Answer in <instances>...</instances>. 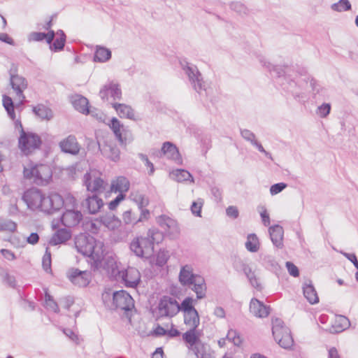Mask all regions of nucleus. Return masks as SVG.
I'll return each mask as SVG.
<instances>
[{
	"mask_svg": "<svg viewBox=\"0 0 358 358\" xmlns=\"http://www.w3.org/2000/svg\"><path fill=\"white\" fill-rule=\"evenodd\" d=\"M100 151L103 157L113 162H117L120 158V151L116 144L110 141H106L103 145H99Z\"/></svg>",
	"mask_w": 358,
	"mask_h": 358,
	"instance_id": "nucleus-21",
	"label": "nucleus"
},
{
	"mask_svg": "<svg viewBox=\"0 0 358 358\" xmlns=\"http://www.w3.org/2000/svg\"><path fill=\"white\" fill-rule=\"evenodd\" d=\"M331 8L336 12L347 11L351 9V3L348 0H339L338 2L331 4Z\"/></svg>",
	"mask_w": 358,
	"mask_h": 358,
	"instance_id": "nucleus-44",
	"label": "nucleus"
},
{
	"mask_svg": "<svg viewBox=\"0 0 358 358\" xmlns=\"http://www.w3.org/2000/svg\"><path fill=\"white\" fill-rule=\"evenodd\" d=\"M0 275L3 280V283L8 285L9 287L13 288L16 286L15 277L10 275L7 271L3 269L1 270Z\"/></svg>",
	"mask_w": 358,
	"mask_h": 358,
	"instance_id": "nucleus-48",
	"label": "nucleus"
},
{
	"mask_svg": "<svg viewBox=\"0 0 358 358\" xmlns=\"http://www.w3.org/2000/svg\"><path fill=\"white\" fill-rule=\"evenodd\" d=\"M268 232L273 244L278 248H282L283 246V228L278 224H275L269 227Z\"/></svg>",
	"mask_w": 358,
	"mask_h": 358,
	"instance_id": "nucleus-27",
	"label": "nucleus"
},
{
	"mask_svg": "<svg viewBox=\"0 0 358 358\" xmlns=\"http://www.w3.org/2000/svg\"><path fill=\"white\" fill-rule=\"evenodd\" d=\"M3 105L8 113V116L14 120L15 118V113L14 111V105L13 100L10 97L4 95L3 96Z\"/></svg>",
	"mask_w": 358,
	"mask_h": 358,
	"instance_id": "nucleus-43",
	"label": "nucleus"
},
{
	"mask_svg": "<svg viewBox=\"0 0 358 358\" xmlns=\"http://www.w3.org/2000/svg\"><path fill=\"white\" fill-rule=\"evenodd\" d=\"M75 247L84 256L90 257L96 267L99 266L104 257L103 243L93 236L81 234L76 237Z\"/></svg>",
	"mask_w": 358,
	"mask_h": 358,
	"instance_id": "nucleus-3",
	"label": "nucleus"
},
{
	"mask_svg": "<svg viewBox=\"0 0 358 358\" xmlns=\"http://www.w3.org/2000/svg\"><path fill=\"white\" fill-rule=\"evenodd\" d=\"M230 8L240 15H246L249 12L247 7L241 2H232L230 4Z\"/></svg>",
	"mask_w": 358,
	"mask_h": 358,
	"instance_id": "nucleus-49",
	"label": "nucleus"
},
{
	"mask_svg": "<svg viewBox=\"0 0 358 358\" xmlns=\"http://www.w3.org/2000/svg\"><path fill=\"white\" fill-rule=\"evenodd\" d=\"M150 213L148 210H144L141 212L139 216L131 209L124 211L122 214V221L125 225L134 226L140 222L148 220L150 217Z\"/></svg>",
	"mask_w": 358,
	"mask_h": 358,
	"instance_id": "nucleus-19",
	"label": "nucleus"
},
{
	"mask_svg": "<svg viewBox=\"0 0 358 358\" xmlns=\"http://www.w3.org/2000/svg\"><path fill=\"white\" fill-rule=\"evenodd\" d=\"M152 155L160 158L165 157L167 159L173 160L176 163H180L182 161L176 146L169 141L164 143L162 149L153 152Z\"/></svg>",
	"mask_w": 358,
	"mask_h": 358,
	"instance_id": "nucleus-17",
	"label": "nucleus"
},
{
	"mask_svg": "<svg viewBox=\"0 0 358 358\" xmlns=\"http://www.w3.org/2000/svg\"><path fill=\"white\" fill-rule=\"evenodd\" d=\"M259 61L263 66H265L271 73H273L272 75L273 76L278 78H282L283 81H282L280 84L283 87V89L290 92L295 99L303 98L304 96L305 92H303V90L308 86V82L309 86L311 87L313 93H317L319 92V90L317 88V82L313 78L307 76L304 79V81L306 82V87H304L302 85L299 80L295 81L289 77L287 75V66L282 67L280 66H274L263 57L260 58Z\"/></svg>",
	"mask_w": 358,
	"mask_h": 358,
	"instance_id": "nucleus-1",
	"label": "nucleus"
},
{
	"mask_svg": "<svg viewBox=\"0 0 358 358\" xmlns=\"http://www.w3.org/2000/svg\"><path fill=\"white\" fill-rule=\"evenodd\" d=\"M233 266L237 271L244 272L246 270V267H249L250 266L241 259L236 258L234 261Z\"/></svg>",
	"mask_w": 358,
	"mask_h": 358,
	"instance_id": "nucleus-56",
	"label": "nucleus"
},
{
	"mask_svg": "<svg viewBox=\"0 0 358 358\" xmlns=\"http://www.w3.org/2000/svg\"><path fill=\"white\" fill-rule=\"evenodd\" d=\"M60 198L62 201V208L64 206L66 210V208L75 209L77 206L76 199L73 195L69 194L64 199L60 195Z\"/></svg>",
	"mask_w": 358,
	"mask_h": 358,
	"instance_id": "nucleus-45",
	"label": "nucleus"
},
{
	"mask_svg": "<svg viewBox=\"0 0 358 358\" xmlns=\"http://www.w3.org/2000/svg\"><path fill=\"white\" fill-rule=\"evenodd\" d=\"M62 224L69 228L77 226L83 220L82 213L76 209L66 208L62 216Z\"/></svg>",
	"mask_w": 358,
	"mask_h": 358,
	"instance_id": "nucleus-20",
	"label": "nucleus"
},
{
	"mask_svg": "<svg viewBox=\"0 0 358 358\" xmlns=\"http://www.w3.org/2000/svg\"><path fill=\"white\" fill-rule=\"evenodd\" d=\"M33 112L42 120H50L53 115L52 110L43 104H38L33 108Z\"/></svg>",
	"mask_w": 358,
	"mask_h": 358,
	"instance_id": "nucleus-37",
	"label": "nucleus"
},
{
	"mask_svg": "<svg viewBox=\"0 0 358 358\" xmlns=\"http://www.w3.org/2000/svg\"><path fill=\"white\" fill-rule=\"evenodd\" d=\"M178 280L181 285L196 294L197 299L206 296L207 286L205 279L201 275L194 273L192 265L185 264L180 268Z\"/></svg>",
	"mask_w": 358,
	"mask_h": 358,
	"instance_id": "nucleus-4",
	"label": "nucleus"
},
{
	"mask_svg": "<svg viewBox=\"0 0 358 358\" xmlns=\"http://www.w3.org/2000/svg\"><path fill=\"white\" fill-rule=\"evenodd\" d=\"M42 265L43 269L46 272H50L51 271V254L48 248H46L45 252L43 257Z\"/></svg>",
	"mask_w": 358,
	"mask_h": 358,
	"instance_id": "nucleus-51",
	"label": "nucleus"
},
{
	"mask_svg": "<svg viewBox=\"0 0 358 358\" xmlns=\"http://www.w3.org/2000/svg\"><path fill=\"white\" fill-rule=\"evenodd\" d=\"M227 338L236 346H240L243 342L240 334L236 330L232 329L228 331Z\"/></svg>",
	"mask_w": 358,
	"mask_h": 358,
	"instance_id": "nucleus-47",
	"label": "nucleus"
},
{
	"mask_svg": "<svg viewBox=\"0 0 358 358\" xmlns=\"http://www.w3.org/2000/svg\"><path fill=\"white\" fill-rule=\"evenodd\" d=\"M124 198L125 194H119L115 199L112 200L108 203V208L110 210H115L118 206L120 203L124 199Z\"/></svg>",
	"mask_w": 358,
	"mask_h": 358,
	"instance_id": "nucleus-57",
	"label": "nucleus"
},
{
	"mask_svg": "<svg viewBox=\"0 0 358 358\" xmlns=\"http://www.w3.org/2000/svg\"><path fill=\"white\" fill-rule=\"evenodd\" d=\"M199 334L196 331V329L190 328L188 331L182 334V339L187 343V348L192 346L201 340Z\"/></svg>",
	"mask_w": 358,
	"mask_h": 358,
	"instance_id": "nucleus-35",
	"label": "nucleus"
},
{
	"mask_svg": "<svg viewBox=\"0 0 358 358\" xmlns=\"http://www.w3.org/2000/svg\"><path fill=\"white\" fill-rule=\"evenodd\" d=\"M83 205L87 208L89 213L96 214L103 206V201L97 194H94L88 196L83 201Z\"/></svg>",
	"mask_w": 358,
	"mask_h": 358,
	"instance_id": "nucleus-26",
	"label": "nucleus"
},
{
	"mask_svg": "<svg viewBox=\"0 0 358 358\" xmlns=\"http://www.w3.org/2000/svg\"><path fill=\"white\" fill-rule=\"evenodd\" d=\"M203 205V200L199 199L197 201H194L191 206V211L193 215L197 217H201V208Z\"/></svg>",
	"mask_w": 358,
	"mask_h": 358,
	"instance_id": "nucleus-52",
	"label": "nucleus"
},
{
	"mask_svg": "<svg viewBox=\"0 0 358 358\" xmlns=\"http://www.w3.org/2000/svg\"><path fill=\"white\" fill-rule=\"evenodd\" d=\"M286 187H287V184H285L284 182H279V183L274 184V185H271V187L270 188V193L272 195L277 194L280 193V192H282L285 188H286Z\"/></svg>",
	"mask_w": 358,
	"mask_h": 358,
	"instance_id": "nucleus-58",
	"label": "nucleus"
},
{
	"mask_svg": "<svg viewBox=\"0 0 358 358\" xmlns=\"http://www.w3.org/2000/svg\"><path fill=\"white\" fill-rule=\"evenodd\" d=\"M270 306L264 305L257 299H252L250 303V311L257 317H266L270 313Z\"/></svg>",
	"mask_w": 358,
	"mask_h": 358,
	"instance_id": "nucleus-22",
	"label": "nucleus"
},
{
	"mask_svg": "<svg viewBox=\"0 0 358 358\" xmlns=\"http://www.w3.org/2000/svg\"><path fill=\"white\" fill-rule=\"evenodd\" d=\"M52 170L45 164L29 165L24 167L23 176L24 179L38 185H45L52 178Z\"/></svg>",
	"mask_w": 358,
	"mask_h": 358,
	"instance_id": "nucleus-6",
	"label": "nucleus"
},
{
	"mask_svg": "<svg viewBox=\"0 0 358 358\" xmlns=\"http://www.w3.org/2000/svg\"><path fill=\"white\" fill-rule=\"evenodd\" d=\"M304 297L310 304H316L319 302L317 293L310 280H307L303 285Z\"/></svg>",
	"mask_w": 358,
	"mask_h": 358,
	"instance_id": "nucleus-28",
	"label": "nucleus"
},
{
	"mask_svg": "<svg viewBox=\"0 0 358 358\" xmlns=\"http://www.w3.org/2000/svg\"><path fill=\"white\" fill-rule=\"evenodd\" d=\"M286 267L290 275L293 277H298L299 275V271L296 266L292 262H287Z\"/></svg>",
	"mask_w": 358,
	"mask_h": 358,
	"instance_id": "nucleus-59",
	"label": "nucleus"
},
{
	"mask_svg": "<svg viewBox=\"0 0 358 358\" xmlns=\"http://www.w3.org/2000/svg\"><path fill=\"white\" fill-rule=\"evenodd\" d=\"M134 308V301L128 292L124 290H120L113 293V308L129 311Z\"/></svg>",
	"mask_w": 358,
	"mask_h": 358,
	"instance_id": "nucleus-12",
	"label": "nucleus"
},
{
	"mask_svg": "<svg viewBox=\"0 0 358 358\" xmlns=\"http://www.w3.org/2000/svg\"><path fill=\"white\" fill-rule=\"evenodd\" d=\"M262 260L263 262V264H265L266 266H270L274 268H276V266H278L277 262L275 261L273 257H272L271 255H264L262 257Z\"/></svg>",
	"mask_w": 358,
	"mask_h": 358,
	"instance_id": "nucleus-60",
	"label": "nucleus"
},
{
	"mask_svg": "<svg viewBox=\"0 0 358 358\" xmlns=\"http://www.w3.org/2000/svg\"><path fill=\"white\" fill-rule=\"evenodd\" d=\"M245 248L250 252H257L259 250L260 243L255 234H250L245 243Z\"/></svg>",
	"mask_w": 358,
	"mask_h": 358,
	"instance_id": "nucleus-36",
	"label": "nucleus"
},
{
	"mask_svg": "<svg viewBox=\"0 0 358 358\" xmlns=\"http://www.w3.org/2000/svg\"><path fill=\"white\" fill-rule=\"evenodd\" d=\"M331 105L329 103H323L317 109V114L322 118L326 117L330 113Z\"/></svg>",
	"mask_w": 358,
	"mask_h": 358,
	"instance_id": "nucleus-53",
	"label": "nucleus"
},
{
	"mask_svg": "<svg viewBox=\"0 0 358 358\" xmlns=\"http://www.w3.org/2000/svg\"><path fill=\"white\" fill-rule=\"evenodd\" d=\"M99 222L110 230H115L120 224V220L114 215H106L100 217Z\"/></svg>",
	"mask_w": 358,
	"mask_h": 358,
	"instance_id": "nucleus-34",
	"label": "nucleus"
},
{
	"mask_svg": "<svg viewBox=\"0 0 358 358\" xmlns=\"http://www.w3.org/2000/svg\"><path fill=\"white\" fill-rule=\"evenodd\" d=\"M188 350L196 357V358H204L206 355V348L204 344L200 341L192 347L189 346Z\"/></svg>",
	"mask_w": 358,
	"mask_h": 358,
	"instance_id": "nucleus-42",
	"label": "nucleus"
},
{
	"mask_svg": "<svg viewBox=\"0 0 358 358\" xmlns=\"http://www.w3.org/2000/svg\"><path fill=\"white\" fill-rule=\"evenodd\" d=\"M110 127L119 142L121 144L125 143L129 131L124 127V125L122 124L117 118L113 117L111 120Z\"/></svg>",
	"mask_w": 358,
	"mask_h": 358,
	"instance_id": "nucleus-25",
	"label": "nucleus"
},
{
	"mask_svg": "<svg viewBox=\"0 0 358 358\" xmlns=\"http://www.w3.org/2000/svg\"><path fill=\"white\" fill-rule=\"evenodd\" d=\"M197 300V298L194 299L189 296L186 297L182 301L181 304L179 305L180 310L182 311L184 313L196 310L193 306V303L196 302Z\"/></svg>",
	"mask_w": 358,
	"mask_h": 358,
	"instance_id": "nucleus-41",
	"label": "nucleus"
},
{
	"mask_svg": "<svg viewBox=\"0 0 358 358\" xmlns=\"http://www.w3.org/2000/svg\"><path fill=\"white\" fill-rule=\"evenodd\" d=\"M157 222L160 227L172 238H176L180 234V228L176 220L165 215L159 216Z\"/></svg>",
	"mask_w": 358,
	"mask_h": 358,
	"instance_id": "nucleus-15",
	"label": "nucleus"
},
{
	"mask_svg": "<svg viewBox=\"0 0 358 358\" xmlns=\"http://www.w3.org/2000/svg\"><path fill=\"white\" fill-rule=\"evenodd\" d=\"M62 152L71 155H77L80 150V145L74 135H69L59 143Z\"/></svg>",
	"mask_w": 358,
	"mask_h": 358,
	"instance_id": "nucleus-18",
	"label": "nucleus"
},
{
	"mask_svg": "<svg viewBox=\"0 0 358 358\" xmlns=\"http://www.w3.org/2000/svg\"><path fill=\"white\" fill-rule=\"evenodd\" d=\"M272 334L275 341L285 349L290 348L294 343L289 329L284 325L280 318L272 319Z\"/></svg>",
	"mask_w": 358,
	"mask_h": 358,
	"instance_id": "nucleus-7",
	"label": "nucleus"
},
{
	"mask_svg": "<svg viewBox=\"0 0 358 358\" xmlns=\"http://www.w3.org/2000/svg\"><path fill=\"white\" fill-rule=\"evenodd\" d=\"M69 280L78 287H86L92 279V274L88 271H80L78 268H71L67 272Z\"/></svg>",
	"mask_w": 358,
	"mask_h": 358,
	"instance_id": "nucleus-13",
	"label": "nucleus"
},
{
	"mask_svg": "<svg viewBox=\"0 0 358 358\" xmlns=\"http://www.w3.org/2000/svg\"><path fill=\"white\" fill-rule=\"evenodd\" d=\"M70 238L71 233L65 229H61L57 230L52 237L50 241V244L52 245H57L66 242L70 239Z\"/></svg>",
	"mask_w": 358,
	"mask_h": 358,
	"instance_id": "nucleus-32",
	"label": "nucleus"
},
{
	"mask_svg": "<svg viewBox=\"0 0 358 358\" xmlns=\"http://www.w3.org/2000/svg\"><path fill=\"white\" fill-rule=\"evenodd\" d=\"M66 42V38L62 37H57V38L52 43V45H50V48H53L55 51H59L63 50Z\"/></svg>",
	"mask_w": 358,
	"mask_h": 358,
	"instance_id": "nucleus-55",
	"label": "nucleus"
},
{
	"mask_svg": "<svg viewBox=\"0 0 358 358\" xmlns=\"http://www.w3.org/2000/svg\"><path fill=\"white\" fill-rule=\"evenodd\" d=\"M184 323L189 329H196L200 324V318L197 310L184 313Z\"/></svg>",
	"mask_w": 358,
	"mask_h": 358,
	"instance_id": "nucleus-33",
	"label": "nucleus"
},
{
	"mask_svg": "<svg viewBox=\"0 0 358 358\" xmlns=\"http://www.w3.org/2000/svg\"><path fill=\"white\" fill-rule=\"evenodd\" d=\"M130 187L129 180L124 176H117L112 180L110 187V192L124 194L127 192Z\"/></svg>",
	"mask_w": 358,
	"mask_h": 358,
	"instance_id": "nucleus-24",
	"label": "nucleus"
},
{
	"mask_svg": "<svg viewBox=\"0 0 358 358\" xmlns=\"http://www.w3.org/2000/svg\"><path fill=\"white\" fill-rule=\"evenodd\" d=\"M117 278L122 280L126 287L134 288L141 280V274L136 268L129 267L118 271Z\"/></svg>",
	"mask_w": 358,
	"mask_h": 358,
	"instance_id": "nucleus-14",
	"label": "nucleus"
},
{
	"mask_svg": "<svg viewBox=\"0 0 358 358\" xmlns=\"http://www.w3.org/2000/svg\"><path fill=\"white\" fill-rule=\"evenodd\" d=\"M247 277L250 284L259 291L262 289V286L259 281L255 271H253L250 266L246 267V270L243 272Z\"/></svg>",
	"mask_w": 358,
	"mask_h": 358,
	"instance_id": "nucleus-39",
	"label": "nucleus"
},
{
	"mask_svg": "<svg viewBox=\"0 0 358 358\" xmlns=\"http://www.w3.org/2000/svg\"><path fill=\"white\" fill-rule=\"evenodd\" d=\"M173 176L178 182H184L190 180L191 182L194 181L192 176L186 170L184 169H178L175 172L173 173Z\"/></svg>",
	"mask_w": 358,
	"mask_h": 358,
	"instance_id": "nucleus-40",
	"label": "nucleus"
},
{
	"mask_svg": "<svg viewBox=\"0 0 358 358\" xmlns=\"http://www.w3.org/2000/svg\"><path fill=\"white\" fill-rule=\"evenodd\" d=\"M113 107L115 109L120 117H125L130 120L134 119V110L128 105L123 103H113Z\"/></svg>",
	"mask_w": 358,
	"mask_h": 358,
	"instance_id": "nucleus-31",
	"label": "nucleus"
},
{
	"mask_svg": "<svg viewBox=\"0 0 358 358\" xmlns=\"http://www.w3.org/2000/svg\"><path fill=\"white\" fill-rule=\"evenodd\" d=\"M180 311L177 301L171 297L164 296L159 302L157 306V316L159 317H172Z\"/></svg>",
	"mask_w": 358,
	"mask_h": 358,
	"instance_id": "nucleus-10",
	"label": "nucleus"
},
{
	"mask_svg": "<svg viewBox=\"0 0 358 358\" xmlns=\"http://www.w3.org/2000/svg\"><path fill=\"white\" fill-rule=\"evenodd\" d=\"M83 183L88 192L95 194L103 192L107 187V183L99 176V173L96 171L86 173L83 176Z\"/></svg>",
	"mask_w": 358,
	"mask_h": 358,
	"instance_id": "nucleus-9",
	"label": "nucleus"
},
{
	"mask_svg": "<svg viewBox=\"0 0 358 358\" xmlns=\"http://www.w3.org/2000/svg\"><path fill=\"white\" fill-rule=\"evenodd\" d=\"M111 57L110 50L103 47H97L94 57V62H105Z\"/></svg>",
	"mask_w": 358,
	"mask_h": 358,
	"instance_id": "nucleus-38",
	"label": "nucleus"
},
{
	"mask_svg": "<svg viewBox=\"0 0 358 358\" xmlns=\"http://www.w3.org/2000/svg\"><path fill=\"white\" fill-rule=\"evenodd\" d=\"M108 94H110L115 100L120 99L122 96V91L120 88L119 84L111 82L105 85L99 92V95L102 99H107Z\"/></svg>",
	"mask_w": 358,
	"mask_h": 358,
	"instance_id": "nucleus-23",
	"label": "nucleus"
},
{
	"mask_svg": "<svg viewBox=\"0 0 358 358\" xmlns=\"http://www.w3.org/2000/svg\"><path fill=\"white\" fill-rule=\"evenodd\" d=\"M139 157L143 162H145V166L150 169L148 173L149 175H152L155 171L153 164L148 159V157L145 155L139 154Z\"/></svg>",
	"mask_w": 358,
	"mask_h": 358,
	"instance_id": "nucleus-62",
	"label": "nucleus"
},
{
	"mask_svg": "<svg viewBox=\"0 0 358 358\" xmlns=\"http://www.w3.org/2000/svg\"><path fill=\"white\" fill-rule=\"evenodd\" d=\"M41 143L40 137L34 133L26 132L22 128L18 141L19 148L26 155L39 148Z\"/></svg>",
	"mask_w": 358,
	"mask_h": 358,
	"instance_id": "nucleus-8",
	"label": "nucleus"
},
{
	"mask_svg": "<svg viewBox=\"0 0 358 358\" xmlns=\"http://www.w3.org/2000/svg\"><path fill=\"white\" fill-rule=\"evenodd\" d=\"M241 135L245 141L250 142L251 144L257 141L255 134L248 129H241Z\"/></svg>",
	"mask_w": 358,
	"mask_h": 358,
	"instance_id": "nucleus-54",
	"label": "nucleus"
},
{
	"mask_svg": "<svg viewBox=\"0 0 358 358\" xmlns=\"http://www.w3.org/2000/svg\"><path fill=\"white\" fill-rule=\"evenodd\" d=\"M10 83L20 102L24 101L25 96L23 92L28 86L27 79L22 76L10 72Z\"/></svg>",
	"mask_w": 358,
	"mask_h": 358,
	"instance_id": "nucleus-16",
	"label": "nucleus"
},
{
	"mask_svg": "<svg viewBox=\"0 0 358 358\" xmlns=\"http://www.w3.org/2000/svg\"><path fill=\"white\" fill-rule=\"evenodd\" d=\"M227 216L236 219L238 217V210L236 206H230L226 210Z\"/></svg>",
	"mask_w": 358,
	"mask_h": 358,
	"instance_id": "nucleus-63",
	"label": "nucleus"
},
{
	"mask_svg": "<svg viewBox=\"0 0 358 358\" xmlns=\"http://www.w3.org/2000/svg\"><path fill=\"white\" fill-rule=\"evenodd\" d=\"M129 198L138 206L141 212L147 210L145 208L149 204V199L142 192L139 190L132 191L129 195Z\"/></svg>",
	"mask_w": 358,
	"mask_h": 358,
	"instance_id": "nucleus-29",
	"label": "nucleus"
},
{
	"mask_svg": "<svg viewBox=\"0 0 358 358\" xmlns=\"http://www.w3.org/2000/svg\"><path fill=\"white\" fill-rule=\"evenodd\" d=\"M341 254L346 257L349 261H350L355 268L358 270V261L356 255L354 253H348L345 252H341Z\"/></svg>",
	"mask_w": 358,
	"mask_h": 358,
	"instance_id": "nucleus-64",
	"label": "nucleus"
},
{
	"mask_svg": "<svg viewBox=\"0 0 358 358\" xmlns=\"http://www.w3.org/2000/svg\"><path fill=\"white\" fill-rule=\"evenodd\" d=\"M71 102L74 108L83 114H88L90 113L88 107V100L87 98L76 94L71 98Z\"/></svg>",
	"mask_w": 358,
	"mask_h": 358,
	"instance_id": "nucleus-30",
	"label": "nucleus"
},
{
	"mask_svg": "<svg viewBox=\"0 0 358 358\" xmlns=\"http://www.w3.org/2000/svg\"><path fill=\"white\" fill-rule=\"evenodd\" d=\"M182 69L193 88L198 93L201 94L202 91L206 90L205 82L203 80L202 76L195 65L187 63L186 65L183 66Z\"/></svg>",
	"mask_w": 358,
	"mask_h": 358,
	"instance_id": "nucleus-11",
	"label": "nucleus"
},
{
	"mask_svg": "<svg viewBox=\"0 0 358 358\" xmlns=\"http://www.w3.org/2000/svg\"><path fill=\"white\" fill-rule=\"evenodd\" d=\"M28 209L39 210L47 214H52L62 208V201L60 195L52 193L46 196L41 189L31 187L27 189L22 196Z\"/></svg>",
	"mask_w": 358,
	"mask_h": 358,
	"instance_id": "nucleus-2",
	"label": "nucleus"
},
{
	"mask_svg": "<svg viewBox=\"0 0 358 358\" xmlns=\"http://www.w3.org/2000/svg\"><path fill=\"white\" fill-rule=\"evenodd\" d=\"M45 304L46 308L51 310L55 313H58L59 311L57 303L53 300L52 296L47 292L45 295Z\"/></svg>",
	"mask_w": 358,
	"mask_h": 358,
	"instance_id": "nucleus-50",
	"label": "nucleus"
},
{
	"mask_svg": "<svg viewBox=\"0 0 358 358\" xmlns=\"http://www.w3.org/2000/svg\"><path fill=\"white\" fill-rule=\"evenodd\" d=\"M162 239V234L157 229H150L148 231L147 236L133 239L130 249L137 257L148 258L154 252V245L159 243Z\"/></svg>",
	"mask_w": 358,
	"mask_h": 358,
	"instance_id": "nucleus-5",
	"label": "nucleus"
},
{
	"mask_svg": "<svg viewBox=\"0 0 358 358\" xmlns=\"http://www.w3.org/2000/svg\"><path fill=\"white\" fill-rule=\"evenodd\" d=\"M17 229V224L10 220L0 219V231L14 232Z\"/></svg>",
	"mask_w": 358,
	"mask_h": 358,
	"instance_id": "nucleus-46",
	"label": "nucleus"
},
{
	"mask_svg": "<svg viewBox=\"0 0 358 358\" xmlns=\"http://www.w3.org/2000/svg\"><path fill=\"white\" fill-rule=\"evenodd\" d=\"M46 37L45 33L42 32H31L29 36V41H41Z\"/></svg>",
	"mask_w": 358,
	"mask_h": 358,
	"instance_id": "nucleus-61",
	"label": "nucleus"
}]
</instances>
